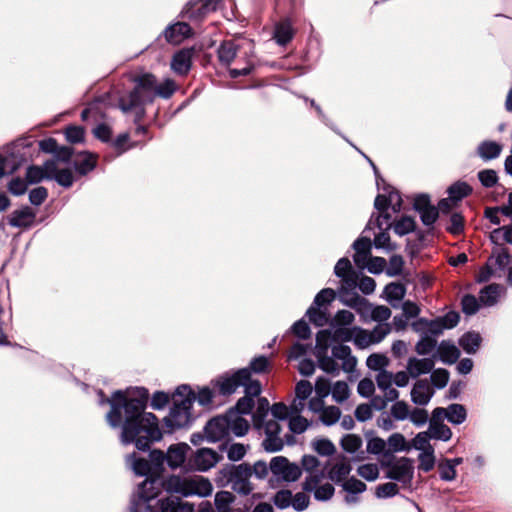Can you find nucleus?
I'll return each mask as SVG.
<instances>
[{
  "label": "nucleus",
  "mask_w": 512,
  "mask_h": 512,
  "mask_svg": "<svg viewBox=\"0 0 512 512\" xmlns=\"http://www.w3.org/2000/svg\"><path fill=\"white\" fill-rule=\"evenodd\" d=\"M136 396L127 399L122 390H117L111 398H105L103 391H99L100 404L108 403L111 407L106 419L110 426L117 427L122 421V409L125 419L122 425L121 442L123 444L135 443L138 450L146 451L150 444L162 438L156 416L144 412L148 401V390L136 388Z\"/></svg>",
  "instance_id": "1"
},
{
  "label": "nucleus",
  "mask_w": 512,
  "mask_h": 512,
  "mask_svg": "<svg viewBox=\"0 0 512 512\" xmlns=\"http://www.w3.org/2000/svg\"><path fill=\"white\" fill-rule=\"evenodd\" d=\"M175 90L173 80L166 79L160 85H156L155 76L146 73L135 79V87L128 95L119 98V108L124 113L136 110L137 117H141L144 114V106L152 103L155 96L168 99Z\"/></svg>",
  "instance_id": "2"
},
{
  "label": "nucleus",
  "mask_w": 512,
  "mask_h": 512,
  "mask_svg": "<svg viewBox=\"0 0 512 512\" xmlns=\"http://www.w3.org/2000/svg\"><path fill=\"white\" fill-rule=\"evenodd\" d=\"M332 334L327 330H321L316 335L315 357L321 370L334 377L340 374V370L346 373L354 371L357 359L352 355L351 348L347 345H334L331 356L328 355L329 342Z\"/></svg>",
  "instance_id": "3"
},
{
  "label": "nucleus",
  "mask_w": 512,
  "mask_h": 512,
  "mask_svg": "<svg viewBox=\"0 0 512 512\" xmlns=\"http://www.w3.org/2000/svg\"><path fill=\"white\" fill-rule=\"evenodd\" d=\"M271 407L269 401L260 397L257 400L256 410L252 415L253 426L258 431H263L265 438L262 442V447L267 452H278L283 449L284 444H294V436L286 434L284 437L280 436L281 425L277 420H266Z\"/></svg>",
  "instance_id": "4"
},
{
  "label": "nucleus",
  "mask_w": 512,
  "mask_h": 512,
  "mask_svg": "<svg viewBox=\"0 0 512 512\" xmlns=\"http://www.w3.org/2000/svg\"><path fill=\"white\" fill-rule=\"evenodd\" d=\"M196 400L194 392L188 385H180L172 395L173 405L164 422L169 432L184 428L192 422L191 408Z\"/></svg>",
  "instance_id": "5"
},
{
  "label": "nucleus",
  "mask_w": 512,
  "mask_h": 512,
  "mask_svg": "<svg viewBox=\"0 0 512 512\" xmlns=\"http://www.w3.org/2000/svg\"><path fill=\"white\" fill-rule=\"evenodd\" d=\"M163 489L168 493H176L182 496L207 497L212 493L213 486L211 482L203 476H170L163 480Z\"/></svg>",
  "instance_id": "6"
},
{
  "label": "nucleus",
  "mask_w": 512,
  "mask_h": 512,
  "mask_svg": "<svg viewBox=\"0 0 512 512\" xmlns=\"http://www.w3.org/2000/svg\"><path fill=\"white\" fill-rule=\"evenodd\" d=\"M220 474L226 484L239 494L249 495L255 488L251 482L252 468L248 463L226 465L220 470Z\"/></svg>",
  "instance_id": "7"
},
{
  "label": "nucleus",
  "mask_w": 512,
  "mask_h": 512,
  "mask_svg": "<svg viewBox=\"0 0 512 512\" xmlns=\"http://www.w3.org/2000/svg\"><path fill=\"white\" fill-rule=\"evenodd\" d=\"M223 7L229 8L231 11L235 7L234 0H195L186 4L181 14L183 18L192 21L201 20L206 14Z\"/></svg>",
  "instance_id": "8"
},
{
  "label": "nucleus",
  "mask_w": 512,
  "mask_h": 512,
  "mask_svg": "<svg viewBox=\"0 0 512 512\" xmlns=\"http://www.w3.org/2000/svg\"><path fill=\"white\" fill-rule=\"evenodd\" d=\"M334 273L340 278L341 285L338 288V293L342 302L345 303V300H349L355 294L354 290L357 288L358 276L353 270L350 260L346 257L338 260L334 267Z\"/></svg>",
  "instance_id": "9"
},
{
  "label": "nucleus",
  "mask_w": 512,
  "mask_h": 512,
  "mask_svg": "<svg viewBox=\"0 0 512 512\" xmlns=\"http://www.w3.org/2000/svg\"><path fill=\"white\" fill-rule=\"evenodd\" d=\"M345 304L356 308L362 317L369 318L379 324H384V322L391 317V310L389 307L384 305H374L357 294H353L349 300H345Z\"/></svg>",
  "instance_id": "10"
},
{
  "label": "nucleus",
  "mask_w": 512,
  "mask_h": 512,
  "mask_svg": "<svg viewBox=\"0 0 512 512\" xmlns=\"http://www.w3.org/2000/svg\"><path fill=\"white\" fill-rule=\"evenodd\" d=\"M269 468L272 474L270 479L272 486H274L275 482H295L302 474L301 468L297 464L291 463L283 456L273 457L270 461Z\"/></svg>",
  "instance_id": "11"
},
{
  "label": "nucleus",
  "mask_w": 512,
  "mask_h": 512,
  "mask_svg": "<svg viewBox=\"0 0 512 512\" xmlns=\"http://www.w3.org/2000/svg\"><path fill=\"white\" fill-rule=\"evenodd\" d=\"M253 381L255 380L251 378L249 368H241L219 376L215 380V386L218 388L219 394L226 396L233 394L239 387H244L246 390V386Z\"/></svg>",
  "instance_id": "12"
},
{
  "label": "nucleus",
  "mask_w": 512,
  "mask_h": 512,
  "mask_svg": "<svg viewBox=\"0 0 512 512\" xmlns=\"http://www.w3.org/2000/svg\"><path fill=\"white\" fill-rule=\"evenodd\" d=\"M336 298V292L331 288L322 289L314 298L313 304L308 308L306 316L309 320L318 327L327 324L328 316L325 305L331 303Z\"/></svg>",
  "instance_id": "13"
},
{
  "label": "nucleus",
  "mask_w": 512,
  "mask_h": 512,
  "mask_svg": "<svg viewBox=\"0 0 512 512\" xmlns=\"http://www.w3.org/2000/svg\"><path fill=\"white\" fill-rule=\"evenodd\" d=\"M414 475L413 461L407 457L399 458L387 464L386 478L403 485L411 483Z\"/></svg>",
  "instance_id": "14"
},
{
  "label": "nucleus",
  "mask_w": 512,
  "mask_h": 512,
  "mask_svg": "<svg viewBox=\"0 0 512 512\" xmlns=\"http://www.w3.org/2000/svg\"><path fill=\"white\" fill-rule=\"evenodd\" d=\"M323 474H311L303 482V489L306 492H313L314 498L318 501H327L334 495V487L330 483L320 485Z\"/></svg>",
  "instance_id": "15"
},
{
  "label": "nucleus",
  "mask_w": 512,
  "mask_h": 512,
  "mask_svg": "<svg viewBox=\"0 0 512 512\" xmlns=\"http://www.w3.org/2000/svg\"><path fill=\"white\" fill-rule=\"evenodd\" d=\"M220 459L221 456L213 449L201 448L189 459L188 466L193 470L204 472L214 467Z\"/></svg>",
  "instance_id": "16"
},
{
  "label": "nucleus",
  "mask_w": 512,
  "mask_h": 512,
  "mask_svg": "<svg viewBox=\"0 0 512 512\" xmlns=\"http://www.w3.org/2000/svg\"><path fill=\"white\" fill-rule=\"evenodd\" d=\"M206 439L215 443L229 436L228 422L225 415L212 418L207 422L204 428Z\"/></svg>",
  "instance_id": "17"
},
{
  "label": "nucleus",
  "mask_w": 512,
  "mask_h": 512,
  "mask_svg": "<svg viewBox=\"0 0 512 512\" xmlns=\"http://www.w3.org/2000/svg\"><path fill=\"white\" fill-rule=\"evenodd\" d=\"M245 396L241 397L234 408L231 411H238L240 415L250 414L255 403L254 397H258L261 394V385L259 381L250 382L246 386Z\"/></svg>",
  "instance_id": "18"
},
{
  "label": "nucleus",
  "mask_w": 512,
  "mask_h": 512,
  "mask_svg": "<svg viewBox=\"0 0 512 512\" xmlns=\"http://www.w3.org/2000/svg\"><path fill=\"white\" fill-rule=\"evenodd\" d=\"M35 219L36 213L29 206L16 209L7 216V222L11 227L24 230L31 228Z\"/></svg>",
  "instance_id": "19"
},
{
  "label": "nucleus",
  "mask_w": 512,
  "mask_h": 512,
  "mask_svg": "<svg viewBox=\"0 0 512 512\" xmlns=\"http://www.w3.org/2000/svg\"><path fill=\"white\" fill-rule=\"evenodd\" d=\"M157 512H195L194 505L177 496L157 500Z\"/></svg>",
  "instance_id": "20"
},
{
  "label": "nucleus",
  "mask_w": 512,
  "mask_h": 512,
  "mask_svg": "<svg viewBox=\"0 0 512 512\" xmlns=\"http://www.w3.org/2000/svg\"><path fill=\"white\" fill-rule=\"evenodd\" d=\"M191 450L186 443L171 445L166 452V464L172 470L181 467L187 458V453Z\"/></svg>",
  "instance_id": "21"
},
{
  "label": "nucleus",
  "mask_w": 512,
  "mask_h": 512,
  "mask_svg": "<svg viewBox=\"0 0 512 512\" xmlns=\"http://www.w3.org/2000/svg\"><path fill=\"white\" fill-rule=\"evenodd\" d=\"M410 394L414 404L425 406L433 397L434 390L427 379H420L414 384Z\"/></svg>",
  "instance_id": "22"
},
{
  "label": "nucleus",
  "mask_w": 512,
  "mask_h": 512,
  "mask_svg": "<svg viewBox=\"0 0 512 512\" xmlns=\"http://www.w3.org/2000/svg\"><path fill=\"white\" fill-rule=\"evenodd\" d=\"M47 179H54L59 185L69 188L74 177L70 169H58L54 160L46 161Z\"/></svg>",
  "instance_id": "23"
},
{
  "label": "nucleus",
  "mask_w": 512,
  "mask_h": 512,
  "mask_svg": "<svg viewBox=\"0 0 512 512\" xmlns=\"http://www.w3.org/2000/svg\"><path fill=\"white\" fill-rule=\"evenodd\" d=\"M163 34L167 42L180 44L184 39L191 36L192 29L186 22H176L166 27Z\"/></svg>",
  "instance_id": "24"
},
{
  "label": "nucleus",
  "mask_w": 512,
  "mask_h": 512,
  "mask_svg": "<svg viewBox=\"0 0 512 512\" xmlns=\"http://www.w3.org/2000/svg\"><path fill=\"white\" fill-rule=\"evenodd\" d=\"M225 419L228 422L229 435L232 433L237 437L244 436L249 430V423L238 411H227Z\"/></svg>",
  "instance_id": "25"
},
{
  "label": "nucleus",
  "mask_w": 512,
  "mask_h": 512,
  "mask_svg": "<svg viewBox=\"0 0 512 512\" xmlns=\"http://www.w3.org/2000/svg\"><path fill=\"white\" fill-rule=\"evenodd\" d=\"M435 366L434 358H416L408 359L406 369L412 378H417L422 374L430 373Z\"/></svg>",
  "instance_id": "26"
},
{
  "label": "nucleus",
  "mask_w": 512,
  "mask_h": 512,
  "mask_svg": "<svg viewBox=\"0 0 512 512\" xmlns=\"http://www.w3.org/2000/svg\"><path fill=\"white\" fill-rule=\"evenodd\" d=\"M192 55L191 49H182L176 52L171 61L172 70L179 75H186L191 69Z\"/></svg>",
  "instance_id": "27"
},
{
  "label": "nucleus",
  "mask_w": 512,
  "mask_h": 512,
  "mask_svg": "<svg viewBox=\"0 0 512 512\" xmlns=\"http://www.w3.org/2000/svg\"><path fill=\"white\" fill-rule=\"evenodd\" d=\"M372 242L369 237H360L353 243L355 254L353 260L357 266H363L370 256Z\"/></svg>",
  "instance_id": "28"
},
{
  "label": "nucleus",
  "mask_w": 512,
  "mask_h": 512,
  "mask_svg": "<svg viewBox=\"0 0 512 512\" xmlns=\"http://www.w3.org/2000/svg\"><path fill=\"white\" fill-rule=\"evenodd\" d=\"M412 327L417 332L429 333L432 336H438L444 331L440 318L434 320L420 318L412 324Z\"/></svg>",
  "instance_id": "29"
},
{
  "label": "nucleus",
  "mask_w": 512,
  "mask_h": 512,
  "mask_svg": "<svg viewBox=\"0 0 512 512\" xmlns=\"http://www.w3.org/2000/svg\"><path fill=\"white\" fill-rule=\"evenodd\" d=\"M162 482L159 479H145L138 486L137 492L157 505V497L160 493V484L162 485Z\"/></svg>",
  "instance_id": "30"
},
{
  "label": "nucleus",
  "mask_w": 512,
  "mask_h": 512,
  "mask_svg": "<svg viewBox=\"0 0 512 512\" xmlns=\"http://www.w3.org/2000/svg\"><path fill=\"white\" fill-rule=\"evenodd\" d=\"M437 354L443 363L451 365L458 360L460 351L453 343L442 341L438 346Z\"/></svg>",
  "instance_id": "31"
},
{
  "label": "nucleus",
  "mask_w": 512,
  "mask_h": 512,
  "mask_svg": "<svg viewBox=\"0 0 512 512\" xmlns=\"http://www.w3.org/2000/svg\"><path fill=\"white\" fill-rule=\"evenodd\" d=\"M482 337L478 332L469 331L459 339V345L468 354H474L479 349Z\"/></svg>",
  "instance_id": "32"
},
{
  "label": "nucleus",
  "mask_w": 512,
  "mask_h": 512,
  "mask_svg": "<svg viewBox=\"0 0 512 512\" xmlns=\"http://www.w3.org/2000/svg\"><path fill=\"white\" fill-rule=\"evenodd\" d=\"M293 35L294 31L289 20H283L276 24L274 38L279 45L284 46L289 43L292 40Z\"/></svg>",
  "instance_id": "33"
},
{
  "label": "nucleus",
  "mask_w": 512,
  "mask_h": 512,
  "mask_svg": "<svg viewBox=\"0 0 512 512\" xmlns=\"http://www.w3.org/2000/svg\"><path fill=\"white\" fill-rule=\"evenodd\" d=\"M126 464L138 476H146L152 470L149 460L144 458H138L135 453L130 454L126 457Z\"/></svg>",
  "instance_id": "34"
},
{
  "label": "nucleus",
  "mask_w": 512,
  "mask_h": 512,
  "mask_svg": "<svg viewBox=\"0 0 512 512\" xmlns=\"http://www.w3.org/2000/svg\"><path fill=\"white\" fill-rule=\"evenodd\" d=\"M158 505L136 492L130 503L131 512H157Z\"/></svg>",
  "instance_id": "35"
},
{
  "label": "nucleus",
  "mask_w": 512,
  "mask_h": 512,
  "mask_svg": "<svg viewBox=\"0 0 512 512\" xmlns=\"http://www.w3.org/2000/svg\"><path fill=\"white\" fill-rule=\"evenodd\" d=\"M74 167L80 175H86L96 167V157L91 153L84 152L74 161Z\"/></svg>",
  "instance_id": "36"
},
{
  "label": "nucleus",
  "mask_w": 512,
  "mask_h": 512,
  "mask_svg": "<svg viewBox=\"0 0 512 512\" xmlns=\"http://www.w3.org/2000/svg\"><path fill=\"white\" fill-rule=\"evenodd\" d=\"M501 286L498 284H490L486 287H484L480 291L479 300L480 303H482L485 306H493L497 303L500 292H501Z\"/></svg>",
  "instance_id": "37"
},
{
  "label": "nucleus",
  "mask_w": 512,
  "mask_h": 512,
  "mask_svg": "<svg viewBox=\"0 0 512 512\" xmlns=\"http://www.w3.org/2000/svg\"><path fill=\"white\" fill-rule=\"evenodd\" d=\"M427 431L429 432L431 439L448 441L452 437L451 429L442 422L430 421Z\"/></svg>",
  "instance_id": "38"
},
{
  "label": "nucleus",
  "mask_w": 512,
  "mask_h": 512,
  "mask_svg": "<svg viewBox=\"0 0 512 512\" xmlns=\"http://www.w3.org/2000/svg\"><path fill=\"white\" fill-rule=\"evenodd\" d=\"M217 52L220 62L224 65H230L237 55V46L233 41H224Z\"/></svg>",
  "instance_id": "39"
},
{
  "label": "nucleus",
  "mask_w": 512,
  "mask_h": 512,
  "mask_svg": "<svg viewBox=\"0 0 512 512\" xmlns=\"http://www.w3.org/2000/svg\"><path fill=\"white\" fill-rule=\"evenodd\" d=\"M446 411V419L454 425L462 424L467 418L466 409L462 404H450Z\"/></svg>",
  "instance_id": "40"
},
{
  "label": "nucleus",
  "mask_w": 512,
  "mask_h": 512,
  "mask_svg": "<svg viewBox=\"0 0 512 512\" xmlns=\"http://www.w3.org/2000/svg\"><path fill=\"white\" fill-rule=\"evenodd\" d=\"M501 150V145L494 141H484L478 146V154L484 160L497 158Z\"/></svg>",
  "instance_id": "41"
},
{
  "label": "nucleus",
  "mask_w": 512,
  "mask_h": 512,
  "mask_svg": "<svg viewBox=\"0 0 512 512\" xmlns=\"http://www.w3.org/2000/svg\"><path fill=\"white\" fill-rule=\"evenodd\" d=\"M351 469L350 462L343 459L333 465L329 471V477L332 481L341 482L346 479Z\"/></svg>",
  "instance_id": "42"
},
{
  "label": "nucleus",
  "mask_w": 512,
  "mask_h": 512,
  "mask_svg": "<svg viewBox=\"0 0 512 512\" xmlns=\"http://www.w3.org/2000/svg\"><path fill=\"white\" fill-rule=\"evenodd\" d=\"M234 501L235 496L229 491H219L214 497L217 512H229Z\"/></svg>",
  "instance_id": "43"
},
{
  "label": "nucleus",
  "mask_w": 512,
  "mask_h": 512,
  "mask_svg": "<svg viewBox=\"0 0 512 512\" xmlns=\"http://www.w3.org/2000/svg\"><path fill=\"white\" fill-rule=\"evenodd\" d=\"M449 198L452 201H460L472 192V188L466 183L458 181L448 188Z\"/></svg>",
  "instance_id": "44"
},
{
  "label": "nucleus",
  "mask_w": 512,
  "mask_h": 512,
  "mask_svg": "<svg viewBox=\"0 0 512 512\" xmlns=\"http://www.w3.org/2000/svg\"><path fill=\"white\" fill-rule=\"evenodd\" d=\"M385 293L387 300L395 306L394 301H401L406 293V288L401 283H389L385 287Z\"/></svg>",
  "instance_id": "45"
},
{
  "label": "nucleus",
  "mask_w": 512,
  "mask_h": 512,
  "mask_svg": "<svg viewBox=\"0 0 512 512\" xmlns=\"http://www.w3.org/2000/svg\"><path fill=\"white\" fill-rule=\"evenodd\" d=\"M391 218H392L391 214L388 213L387 210L383 211V212H379V214H377V215L375 213H373L364 229V232L373 230L375 227L382 230V227L384 224H386V226L388 224H392Z\"/></svg>",
  "instance_id": "46"
},
{
  "label": "nucleus",
  "mask_w": 512,
  "mask_h": 512,
  "mask_svg": "<svg viewBox=\"0 0 512 512\" xmlns=\"http://www.w3.org/2000/svg\"><path fill=\"white\" fill-rule=\"evenodd\" d=\"M341 417V410L336 406L325 407L320 414V421L326 425L331 426L339 421Z\"/></svg>",
  "instance_id": "47"
},
{
  "label": "nucleus",
  "mask_w": 512,
  "mask_h": 512,
  "mask_svg": "<svg viewBox=\"0 0 512 512\" xmlns=\"http://www.w3.org/2000/svg\"><path fill=\"white\" fill-rule=\"evenodd\" d=\"M332 340L338 342H350L354 340V327L332 326Z\"/></svg>",
  "instance_id": "48"
},
{
  "label": "nucleus",
  "mask_w": 512,
  "mask_h": 512,
  "mask_svg": "<svg viewBox=\"0 0 512 512\" xmlns=\"http://www.w3.org/2000/svg\"><path fill=\"white\" fill-rule=\"evenodd\" d=\"M47 179L46 162L42 167L30 166L26 172V181L30 184L41 182L43 179Z\"/></svg>",
  "instance_id": "49"
},
{
  "label": "nucleus",
  "mask_w": 512,
  "mask_h": 512,
  "mask_svg": "<svg viewBox=\"0 0 512 512\" xmlns=\"http://www.w3.org/2000/svg\"><path fill=\"white\" fill-rule=\"evenodd\" d=\"M362 446V439L356 434H347L341 439V447L348 453L357 452Z\"/></svg>",
  "instance_id": "50"
},
{
  "label": "nucleus",
  "mask_w": 512,
  "mask_h": 512,
  "mask_svg": "<svg viewBox=\"0 0 512 512\" xmlns=\"http://www.w3.org/2000/svg\"><path fill=\"white\" fill-rule=\"evenodd\" d=\"M288 420L289 430L293 434H302L310 426V422L301 415H291Z\"/></svg>",
  "instance_id": "51"
},
{
  "label": "nucleus",
  "mask_w": 512,
  "mask_h": 512,
  "mask_svg": "<svg viewBox=\"0 0 512 512\" xmlns=\"http://www.w3.org/2000/svg\"><path fill=\"white\" fill-rule=\"evenodd\" d=\"M354 332L353 342L358 348L364 349L373 345V340L371 339L369 331L361 327L354 326Z\"/></svg>",
  "instance_id": "52"
},
{
  "label": "nucleus",
  "mask_w": 512,
  "mask_h": 512,
  "mask_svg": "<svg viewBox=\"0 0 512 512\" xmlns=\"http://www.w3.org/2000/svg\"><path fill=\"white\" fill-rule=\"evenodd\" d=\"M332 398L337 403L344 402L350 394L348 384L345 381H337L331 389Z\"/></svg>",
  "instance_id": "53"
},
{
  "label": "nucleus",
  "mask_w": 512,
  "mask_h": 512,
  "mask_svg": "<svg viewBox=\"0 0 512 512\" xmlns=\"http://www.w3.org/2000/svg\"><path fill=\"white\" fill-rule=\"evenodd\" d=\"M392 224H388L385 228L382 227V230L375 235L373 244L376 248H383L386 250H393L394 247L390 244V236L388 231L391 229Z\"/></svg>",
  "instance_id": "54"
},
{
  "label": "nucleus",
  "mask_w": 512,
  "mask_h": 512,
  "mask_svg": "<svg viewBox=\"0 0 512 512\" xmlns=\"http://www.w3.org/2000/svg\"><path fill=\"white\" fill-rule=\"evenodd\" d=\"M394 232L399 236H404L412 232L415 228V221L409 216H403L394 224Z\"/></svg>",
  "instance_id": "55"
},
{
  "label": "nucleus",
  "mask_w": 512,
  "mask_h": 512,
  "mask_svg": "<svg viewBox=\"0 0 512 512\" xmlns=\"http://www.w3.org/2000/svg\"><path fill=\"white\" fill-rule=\"evenodd\" d=\"M436 345V339L429 336H424L417 342L415 350L417 354L425 356L432 353L435 350Z\"/></svg>",
  "instance_id": "56"
},
{
  "label": "nucleus",
  "mask_w": 512,
  "mask_h": 512,
  "mask_svg": "<svg viewBox=\"0 0 512 512\" xmlns=\"http://www.w3.org/2000/svg\"><path fill=\"white\" fill-rule=\"evenodd\" d=\"M480 300H478L474 295L467 294L463 296L461 300L462 311L466 315H474L478 312L480 308Z\"/></svg>",
  "instance_id": "57"
},
{
  "label": "nucleus",
  "mask_w": 512,
  "mask_h": 512,
  "mask_svg": "<svg viewBox=\"0 0 512 512\" xmlns=\"http://www.w3.org/2000/svg\"><path fill=\"white\" fill-rule=\"evenodd\" d=\"M357 473L367 481H374L379 476V468L374 463L363 464L358 467Z\"/></svg>",
  "instance_id": "58"
},
{
  "label": "nucleus",
  "mask_w": 512,
  "mask_h": 512,
  "mask_svg": "<svg viewBox=\"0 0 512 512\" xmlns=\"http://www.w3.org/2000/svg\"><path fill=\"white\" fill-rule=\"evenodd\" d=\"M431 436L428 431L418 433L413 439V445L415 449L421 452L433 451L434 448L430 444L429 440Z\"/></svg>",
  "instance_id": "59"
},
{
  "label": "nucleus",
  "mask_w": 512,
  "mask_h": 512,
  "mask_svg": "<svg viewBox=\"0 0 512 512\" xmlns=\"http://www.w3.org/2000/svg\"><path fill=\"white\" fill-rule=\"evenodd\" d=\"M390 413H391V416L395 420H399V421L405 420V419L409 418V414H410L409 406L404 401H396L391 406Z\"/></svg>",
  "instance_id": "60"
},
{
  "label": "nucleus",
  "mask_w": 512,
  "mask_h": 512,
  "mask_svg": "<svg viewBox=\"0 0 512 512\" xmlns=\"http://www.w3.org/2000/svg\"><path fill=\"white\" fill-rule=\"evenodd\" d=\"M383 190L387 194L393 212H400L402 209V198L400 196V193L389 185L384 186Z\"/></svg>",
  "instance_id": "61"
},
{
  "label": "nucleus",
  "mask_w": 512,
  "mask_h": 512,
  "mask_svg": "<svg viewBox=\"0 0 512 512\" xmlns=\"http://www.w3.org/2000/svg\"><path fill=\"white\" fill-rule=\"evenodd\" d=\"M431 383L437 389L444 388L449 381V372L446 369H435L431 373Z\"/></svg>",
  "instance_id": "62"
},
{
  "label": "nucleus",
  "mask_w": 512,
  "mask_h": 512,
  "mask_svg": "<svg viewBox=\"0 0 512 512\" xmlns=\"http://www.w3.org/2000/svg\"><path fill=\"white\" fill-rule=\"evenodd\" d=\"M355 320L354 314L349 310L338 311L332 321V326H345L348 327Z\"/></svg>",
  "instance_id": "63"
},
{
  "label": "nucleus",
  "mask_w": 512,
  "mask_h": 512,
  "mask_svg": "<svg viewBox=\"0 0 512 512\" xmlns=\"http://www.w3.org/2000/svg\"><path fill=\"white\" fill-rule=\"evenodd\" d=\"M419 460V470H422L424 472H429L434 468L435 465V457H434V450L433 451H427V452H421L418 456Z\"/></svg>",
  "instance_id": "64"
}]
</instances>
